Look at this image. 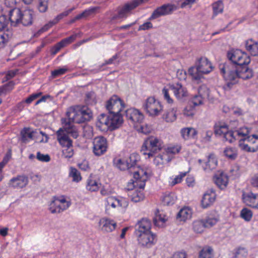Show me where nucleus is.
<instances>
[{
	"label": "nucleus",
	"instance_id": "obj_16",
	"mask_svg": "<svg viewBox=\"0 0 258 258\" xmlns=\"http://www.w3.org/2000/svg\"><path fill=\"white\" fill-rule=\"evenodd\" d=\"M93 153L99 156L103 154L107 149V141L103 137L95 138L93 142Z\"/></svg>",
	"mask_w": 258,
	"mask_h": 258
},
{
	"label": "nucleus",
	"instance_id": "obj_60",
	"mask_svg": "<svg viewBox=\"0 0 258 258\" xmlns=\"http://www.w3.org/2000/svg\"><path fill=\"white\" fill-rule=\"evenodd\" d=\"M230 127L229 125H228L224 121H219L215 123L214 125V129H222V128H228Z\"/></svg>",
	"mask_w": 258,
	"mask_h": 258
},
{
	"label": "nucleus",
	"instance_id": "obj_37",
	"mask_svg": "<svg viewBox=\"0 0 258 258\" xmlns=\"http://www.w3.org/2000/svg\"><path fill=\"white\" fill-rule=\"evenodd\" d=\"M85 101L87 104L94 105L97 103L96 95L94 92L91 91L86 93Z\"/></svg>",
	"mask_w": 258,
	"mask_h": 258
},
{
	"label": "nucleus",
	"instance_id": "obj_58",
	"mask_svg": "<svg viewBox=\"0 0 258 258\" xmlns=\"http://www.w3.org/2000/svg\"><path fill=\"white\" fill-rule=\"evenodd\" d=\"M9 21H10L9 19L8 20L6 16H0V32L5 28L9 23Z\"/></svg>",
	"mask_w": 258,
	"mask_h": 258
},
{
	"label": "nucleus",
	"instance_id": "obj_62",
	"mask_svg": "<svg viewBox=\"0 0 258 258\" xmlns=\"http://www.w3.org/2000/svg\"><path fill=\"white\" fill-rule=\"evenodd\" d=\"M203 100L201 97L196 94L192 98V103L195 106L199 105L203 103Z\"/></svg>",
	"mask_w": 258,
	"mask_h": 258
},
{
	"label": "nucleus",
	"instance_id": "obj_30",
	"mask_svg": "<svg viewBox=\"0 0 258 258\" xmlns=\"http://www.w3.org/2000/svg\"><path fill=\"white\" fill-rule=\"evenodd\" d=\"M213 10V15L212 18L213 19L219 14H222L224 10V4L221 0H218L213 3L212 5Z\"/></svg>",
	"mask_w": 258,
	"mask_h": 258
},
{
	"label": "nucleus",
	"instance_id": "obj_56",
	"mask_svg": "<svg viewBox=\"0 0 258 258\" xmlns=\"http://www.w3.org/2000/svg\"><path fill=\"white\" fill-rule=\"evenodd\" d=\"M218 220L215 218H209L204 221L205 228H210L215 225L218 222Z\"/></svg>",
	"mask_w": 258,
	"mask_h": 258
},
{
	"label": "nucleus",
	"instance_id": "obj_1",
	"mask_svg": "<svg viewBox=\"0 0 258 258\" xmlns=\"http://www.w3.org/2000/svg\"><path fill=\"white\" fill-rule=\"evenodd\" d=\"M66 115L67 118L61 119L62 128L59 129H73L75 123L80 124L90 121L93 113L87 106H75L68 108Z\"/></svg>",
	"mask_w": 258,
	"mask_h": 258
},
{
	"label": "nucleus",
	"instance_id": "obj_51",
	"mask_svg": "<svg viewBox=\"0 0 258 258\" xmlns=\"http://www.w3.org/2000/svg\"><path fill=\"white\" fill-rule=\"evenodd\" d=\"M76 34L72 35L69 37L61 40L60 42H59V44H60L62 47H64L67 45L72 43L76 39Z\"/></svg>",
	"mask_w": 258,
	"mask_h": 258
},
{
	"label": "nucleus",
	"instance_id": "obj_4",
	"mask_svg": "<svg viewBox=\"0 0 258 258\" xmlns=\"http://www.w3.org/2000/svg\"><path fill=\"white\" fill-rule=\"evenodd\" d=\"M9 20L13 26L21 24L24 26H29L32 23L33 12L29 10L21 11L19 8L12 9L9 12Z\"/></svg>",
	"mask_w": 258,
	"mask_h": 258
},
{
	"label": "nucleus",
	"instance_id": "obj_5",
	"mask_svg": "<svg viewBox=\"0 0 258 258\" xmlns=\"http://www.w3.org/2000/svg\"><path fill=\"white\" fill-rule=\"evenodd\" d=\"M227 56L230 62L221 64L219 66L220 72L223 76H224V72L222 71V68L226 66L230 65L236 68L242 64H248L250 62L249 56L239 49H232L228 51Z\"/></svg>",
	"mask_w": 258,
	"mask_h": 258
},
{
	"label": "nucleus",
	"instance_id": "obj_40",
	"mask_svg": "<svg viewBox=\"0 0 258 258\" xmlns=\"http://www.w3.org/2000/svg\"><path fill=\"white\" fill-rule=\"evenodd\" d=\"M99 9L98 7H91L89 9L86 10L83 13L77 15V19H81L84 17H88L93 14L96 13Z\"/></svg>",
	"mask_w": 258,
	"mask_h": 258
},
{
	"label": "nucleus",
	"instance_id": "obj_19",
	"mask_svg": "<svg viewBox=\"0 0 258 258\" xmlns=\"http://www.w3.org/2000/svg\"><path fill=\"white\" fill-rule=\"evenodd\" d=\"M101 230L103 233H109L113 231L116 227V223L112 219L102 218L99 222Z\"/></svg>",
	"mask_w": 258,
	"mask_h": 258
},
{
	"label": "nucleus",
	"instance_id": "obj_6",
	"mask_svg": "<svg viewBox=\"0 0 258 258\" xmlns=\"http://www.w3.org/2000/svg\"><path fill=\"white\" fill-rule=\"evenodd\" d=\"M112 114V116L109 117L105 113L101 114L97 118V127L107 129H117L120 127L123 122L122 116L120 113Z\"/></svg>",
	"mask_w": 258,
	"mask_h": 258
},
{
	"label": "nucleus",
	"instance_id": "obj_52",
	"mask_svg": "<svg viewBox=\"0 0 258 258\" xmlns=\"http://www.w3.org/2000/svg\"><path fill=\"white\" fill-rule=\"evenodd\" d=\"M247 255L246 249L244 248H240L237 250L233 258H246Z\"/></svg>",
	"mask_w": 258,
	"mask_h": 258
},
{
	"label": "nucleus",
	"instance_id": "obj_54",
	"mask_svg": "<svg viewBox=\"0 0 258 258\" xmlns=\"http://www.w3.org/2000/svg\"><path fill=\"white\" fill-rule=\"evenodd\" d=\"M42 92H38L36 93H33L30 95L28 98L24 100L26 104L29 105L31 104L34 100H36L42 95Z\"/></svg>",
	"mask_w": 258,
	"mask_h": 258
},
{
	"label": "nucleus",
	"instance_id": "obj_48",
	"mask_svg": "<svg viewBox=\"0 0 258 258\" xmlns=\"http://www.w3.org/2000/svg\"><path fill=\"white\" fill-rule=\"evenodd\" d=\"M144 195L141 191L136 190L131 195V199L135 203L139 202L144 199Z\"/></svg>",
	"mask_w": 258,
	"mask_h": 258
},
{
	"label": "nucleus",
	"instance_id": "obj_41",
	"mask_svg": "<svg viewBox=\"0 0 258 258\" xmlns=\"http://www.w3.org/2000/svg\"><path fill=\"white\" fill-rule=\"evenodd\" d=\"M217 165V161L214 158L212 155H209L208 161L206 162V167L204 168L205 170L209 169L212 170L216 168Z\"/></svg>",
	"mask_w": 258,
	"mask_h": 258
},
{
	"label": "nucleus",
	"instance_id": "obj_63",
	"mask_svg": "<svg viewBox=\"0 0 258 258\" xmlns=\"http://www.w3.org/2000/svg\"><path fill=\"white\" fill-rule=\"evenodd\" d=\"M80 169L83 171H88L90 169L89 163L86 160H84L82 163L78 164Z\"/></svg>",
	"mask_w": 258,
	"mask_h": 258
},
{
	"label": "nucleus",
	"instance_id": "obj_31",
	"mask_svg": "<svg viewBox=\"0 0 258 258\" xmlns=\"http://www.w3.org/2000/svg\"><path fill=\"white\" fill-rule=\"evenodd\" d=\"M166 220L165 215L160 213L159 211L157 210L155 213V217L153 219L154 225L159 227H163Z\"/></svg>",
	"mask_w": 258,
	"mask_h": 258
},
{
	"label": "nucleus",
	"instance_id": "obj_11",
	"mask_svg": "<svg viewBox=\"0 0 258 258\" xmlns=\"http://www.w3.org/2000/svg\"><path fill=\"white\" fill-rule=\"evenodd\" d=\"M143 107L150 116H157L162 110L160 102L154 97H148L143 105Z\"/></svg>",
	"mask_w": 258,
	"mask_h": 258
},
{
	"label": "nucleus",
	"instance_id": "obj_9",
	"mask_svg": "<svg viewBox=\"0 0 258 258\" xmlns=\"http://www.w3.org/2000/svg\"><path fill=\"white\" fill-rule=\"evenodd\" d=\"M239 146L243 151L255 152L258 151V136H247L242 134V138L239 140Z\"/></svg>",
	"mask_w": 258,
	"mask_h": 258
},
{
	"label": "nucleus",
	"instance_id": "obj_64",
	"mask_svg": "<svg viewBox=\"0 0 258 258\" xmlns=\"http://www.w3.org/2000/svg\"><path fill=\"white\" fill-rule=\"evenodd\" d=\"M172 258H187V254L184 251H177L173 254Z\"/></svg>",
	"mask_w": 258,
	"mask_h": 258
},
{
	"label": "nucleus",
	"instance_id": "obj_22",
	"mask_svg": "<svg viewBox=\"0 0 258 258\" xmlns=\"http://www.w3.org/2000/svg\"><path fill=\"white\" fill-rule=\"evenodd\" d=\"M243 202L248 206L258 209V196L252 192L243 193Z\"/></svg>",
	"mask_w": 258,
	"mask_h": 258
},
{
	"label": "nucleus",
	"instance_id": "obj_21",
	"mask_svg": "<svg viewBox=\"0 0 258 258\" xmlns=\"http://www.w3.org/2000/svg\"><path fill=\"white\" fill-rule=\"evenodd\" d=\"M68 130H57L56 133L57 140L62 147L72 146V141L69 136Z\"/></svg>",
	"mask_w": 258,
	"mask_h": 258
},
{
	"label": "nucleus",
	"instance_id": "obj_35",
	"mask_svg": "<svg viewBox=\"0 0 258 258\" xmlns=\"http://www.w3.org/2000/svg\"><path fill=\"white\" fill-rule=\"evenodd\" d=\"M205 228L204 221L202 220L195 221L192 223V229L195 232L201 233Z\"/></svg>",
	"mask_w": 258,
	"mask_h": 258
},
{
	"label": "nucleus",
	"instance_id": "obj_53",
	"mask_svg": "<svg viewBox=\"0 0 258 258\" xmlns=\"http://www.w3.org/2000/svg\"><path fill=\"white\" fill-rule=\"evenodd\" d=\"M68 71V69L66 68H60L55 70L51 72V76L53 78L58 77L64 74Z\"/></svg>",
	"mask_w": 258,
	"mask_h": 258
},
{
	"label": "nucleus",
	"instance_id": "obj_14",
	"mask_svg": "<svg viewBox=\"0 0 258 258\" xmlns=\"http://www.w3.org/2000/svg\"><path fill=\"white\" fill-rule=\"evenodd\" d=\"M125 114L130 123H132L134 127H138V124H140L144 119L143 114L139 110L135 108L127 109Z\"/></svg>",
	"mask_w": 258,
	"mask_h": 258
},
{
	"label": "nucleus",
	"instance_id": "obj_44",
	"mask_svg": "<svg viewBox=\"0 0 258 258\" xmlns=\"http://www.w3.org/2000/svg\"><path fill=\"white\" fill-rule=\"evenodd\" d=\"M197 95L203 99L208 98L209 96V89L206 85H203L199 88Z\"/></svg>",
	"mask_w": 258,
	"mask_h": 258
},
{
	"label": "nucleus",
	"instance_id": "obj_55",
	"mask_svg": "<svg viewBox=\"0 0 258 258\" xmlns=\"http://www.w3.org/2000/svg\"><path fill=\"white\" fill-rule=\"evenodd\" d=\"M48 0H39L38 8L40 12H45L48 8Z\"/></svg>",
	"mask_w": 258,
	"mask_h": 258
},
{
	"label": "nucleus",
	"instance_id": "obj_61",
	"mask_svg": "<svg viewBox=\"0 0 258 258\" xmlns=\"http://www.w3.org/2000/svg\"><path fill=\"white\" fill-rule=\"evenodd\" d=\"M139 157V156L136 154H132L130 156V168L136 165V162L138 160Z\"/></svg>",
	"mask_w": 258,
	"mask_h": 258
},
{
	"label": "nucleus",
	"instance_id": "obj_32",
	"mask_svg": "<svg viewBox=\"0 0 258 258\" xmlns=\"http://www.w3.org/2000/svg\"><path fill=\"white\" fill-rule=\"evenodd\" d=\"M154 163L157 166L163 165L165 162H169L171 159L169 158L166 153H163L162 154H159L157 156H154Z\"/></svg>",
	"mask_w": 258,
	"mask_h": 258
},
{
	"label": "nucleus",
	"instance_id": "obj_7",
	"mask_svg": "<svg viewBox=\"0 0 258 258\" xmlns=\"http://www.w3.org/2000/svg\"><path fill=\"white\" fill-rule=\"evenodd\" d=\"M213 70L211 62L206 58L202 57L198 59L195 66L190 68L188 73L192 79L199 80L204 74H207Z\"/></svg>",
	"mask_w": 258,
	"mask_h": 258
},
{
	"label": "nucleus",
	"instance_id": "obj_46",
	"mask_svg": "<svg viewBox=\"0 0 258 258\" xmlns=\"http://www.w3.org/2000/svg\"><path fill=\"white\" fill-rule=\"evenodd\" d=\"M181 146L180 145H171L168 147L165 151L166 154H176L180 152Z\"/></svg>",
	"mask_w": 258,
	"mask_h": 258
},
{
	"label": "nucleus",
	"instance_id": "obj_2",
	"mask_svg": "<svg viewBox=\"0 0 258 258\" xmlns=\"http://www.w3.org/2000/svg\"><path fill=\"white\" fill-rule=\"evenodd\" d=\"M151 222L147 218H143L135 226V234L139 244L146 248H150L156 242V235L151 231Z\"/></svg>",
	"mask_w": 258,
	"mask_h": 258
},
{
	"label": "nucleus",
	"instance_id": "obj_20",
	"mask_svg": "<svg viewBox=\"0 0 258 258\" xmlns=\"http://www.w3.org/2000/svg\"><path fill=\"white\" fill-rule=\"evenodd\" d=\"M28 183V178L24 175H18L12 178L9 183L10 186L16 188H22Z\"/></svg>",
	"mask_w": 258,
	"mask_h": 258
},
{
	"label": "nucleus",
	"instance_id": "obj_33",
	"mask_svg": "<svg viewBox=\"0 0 258 258\" xmlns=\"http://www.w3.org/2000/svg\"><path fill=\"white\" fill-rule=\"evenodd\" d=\"M12 36V32L8 30L5 32H0V48L5 47Z\"/></svg>",
	"mask_w": 258,
	"mask_h": 258
},
{
	"label": "nucleus",
	"instance_id": "obj_39",
	"mask_svg": "<svg viewBox=\"0 0 258 258\" xmlns=\"http://www.w3.org/2000/svg\"><path fill=\"white\" fill-rule=\"evenodd\" d=\"M181 134L185 140L195 139L197 135V130H181Z\"/></svg>",
	"mask_w": 258,
	"mask_h": 258
},
{
	"label": "nucleus",
	"instance_id": "obj_18",
	"mask_svg": "<svg viewBox=\"0 0 258 258\" xmlns=\"http://www.w3.org/2000/svg\"><path fill=\"white\" fill-rule=\"evenodd\" d=\"M133 176L136 179L135 182L136 183V185L138 186L140 189H144L145 186V182L149 177L148 172L141 169L135 171Z\"/></svg>",
	"mask_w": 258,
	"mask_h": 258
},
{
	"label": "nucleus",
	"instance_id": "obj_38",
	"mask_svg": "<svg viewBox=\"0 0 258 258\" xmlns=\"http://www.w3.org/2000/svg\"><path fill=\"white\" fill-rule=\"evenodd\" d=\"M163 118L167 122H171L174 121L176 118V110L172 108L168 111L163 115Z\"/></svg>",
	"mask_w": 258,
	"mask_h": 258
},
{
	"label": "nucleus",
	"instance_id": "obj_34",
	"mask_svg": "<svg viewBox=\"0 0 258 258\" xmlns=\"http://www.w3.org/2000/svg\"><path fill=\"white\" fill-rule=\"evenodd\" d=\"M176 200L175 194L173 192L165 194L162 199V202L164 205L170 206L173 205Z\"/></svg>",
	"mask_w": 258,
	"mask_h": 258
},
{
	"label": "nucleus",
	"instance_id": "obj_8",
	"mask_svg": "<svg viewBox=\"0 0 258 258\" xmlns=\"http://www.w3.org/2000/svg\"><path fill=\"white\" fill-rule=\"evenodd\" d=\"M164 147L162 141L154 136L147 138L142 146L141 152L144 155H147L148 158L155 156V154L160 151Z\"/></svg>",
	"mask_w": 258,
	"mask_h": 258
},
{
	"label": "nucleus",
	"instance_id": "obj_57",
	"mask_svg": "<svg viewBox=\"0 0 258 258\" xmlns=\"http://www.w3.org/2000/svg\"><path fill=\"white\" fill-rule=\"evenodd\" d=\"M67 148L62 150V155L66 158H70L74 155L72 146L66 147Z\"/></svg>",
	"mask_w": 258,
	"mask_h": 258
},
{
	"label": "nucleus",
	"instance_id": "obj_43",
	"mask_svg": "<svg viewBox=\"0 0 258 258\" xmlns=\"http://www.w3.org/2000/svg\"><path fill=\"white\" fill-rule=\"evenodd\" d=\"M30 130H21L20 139L22 142L26 143L33 137L32 132H30Z\"/></svg>",
	"mask_w": 258,
	"mask_h": 258
},
{
	"label": "nucleus",
	"instance_id": "obj_23",
	"mask_svg": "<svg viewBox=\"0 0 258 258\" xmlns=\"http://www.w3.org/2000/svg\"><path fill=\"white\" fill-rule=\"evenodd\" d=\"M170 89L179 100L183 99L187 95L186 89L180 84L177 83L175 85H171Z\"/></svg>",
	"mask_w": 258,
	"mask_h": 258
},
{
	"label": "nucleus",
	"instance_id": "obj_29",
	"mask_svg": "<svg viewBox=\"0 0 258 258\" xmlns=\"http://www.w3.org/2000/svg\"><path fill=\"white\" fill-rule=\"evenodd\" d=\"M75 8H73L58 15L54 19L50 21L48 24L44 26V28H46L45 29H47L48 28H50L54 25L57 24L61 19H62L63 17L67 16Z\"/></svg>",
	"mask_w": 258,
	"mask_h": 258
},
{
	"label": "nucleus",
	"instance_id": "obj_12",
	"mask_svg": "<svg viewBox=\"0 0 258 258\" xmlns=\"http://www.w3.org/2000/svg\"><path fill=\"white\" fill-rule=\"evenodd\" d=\"M70 203L64 198L54 197L49 205V210L52 213H59L67 209Z\"/></svg>",
	"mask_w": 258,
	"mask_h": 258
},
{
	"label": "nucleus",
	"instance_id": "obj_17",
	"mask_svg": "<svg viewBox=\"0 0 258 258\" xmlns=\"http://www.w3.org/2000/svg\"><path fill=\"white\" fill-rule=\"evenodd\" d=\"M106 207H111L115 208L119 206L123 208H126L128 205V202L126 199L123 197L116 198L113 197H109L105 200Z\"/></svg>",
	"mask_w": 258,
	"mask_h": 258
},
{
	"label": "nucleus",
	"instance_id": "obj_49",
	"mask_svg": "<svg viewBox=\"0 0 258 258\" xmlns=\"http://www.w3.org/2000/svg\"><path fill=\"white\" fill-rule=\"evenodd\" d=\"M224 155L230 159H235L237 154L235 149L232 148H226L224 151Z\"/></svg>",
	"mask_w": 258,
	"mask_h": 258
},
{
	"label": "nucleus",
	"instance_id": "obj_47",
	"mask_svg": "<svg viewBox=\"0 0 258 258\" xmlns=\"http://www.w3.org/2000/svg\"><path fill=\"white\" fill-rule=\"evenodd\" d=\"M116 167L121 170L130 168L128 161H125L121 159H117L115 163Z\"/></svg>",
	"mask_w": 258,
	"mask_h": 258
},
{
	"label": "nucleus",
	"instance_id": "obj_10",
	"mask_svg": "<svg viewBox=\"0 0 258 258\" xmlns=\"http://www.w3.org/2000/svg\"><path fill=\"white\" fill-rule=\"evenodd\" d=\"M125 107L123 101L117 95L111 96L105 103L106 109L111 114L120 113Z\"/></svg>",
	"mask_w": 258,
	"mask_h": 258
},
{
	"label": "nucleus",
	"instance_id": "obj_15",
	"mask_svg": "<svg viewBox=\"0 0 258 258\" xmlns=\"http://www.w3.org/2000/svg\"><path fill=\"white\" fill-rule=\"evenodd\" d=\"M138 0H133L118 8V16L119 18H126L131 14L132 10L141 5Z\"/></svg>",
	"mask_w": 258,
	"mask_h": 258
},
{
	"label": "nucleus",
	"instance_id": "obj_59",
	"mask_svg": "<svg viewBox=\"0 0 258 258\" xmlns=\"http://www.w3.org/2000/svg\"><path fill=\"white\" fill-rule=\"evenodd\" d=\"M37 159L42 162H49L50 160V158L48 155H44L38 152L37 153Z\"/></svg>",
	"mask_w": 258,
	"mask_h": 258
},
{
	"label": "nucleus",
	"instance_id": "obj_27",
	"mask_svg": "<svg viewBox=\"0 0 258 258\" xmlns=\"http://www.w3.org/2000/svg\"><path fill=\"white\" fill-rule=\"evenodd\" d=\"M246 50L253 56L258 55V43L252 39H249L245 42Z\"/></svg>",
	"mask_w": 258,
	"mask_h": 258
},
{
	"label": "nucleus",
	"instance_id": "obj_42",
	"mask_svg": "<svg viewBox=\"0 0 258 258\" xmlns=\"http://www.w3.org/2000/svg\"><path fill=\"white\" fill-rule=\"evenodd\" d=\"M213 249L210 247L203 248L199 253V258H212Z\"/></svg>",
	"mask_w": 258,
	"mask_h": 258
},
{
	"label": "nucleus",
	"instance_id": "obj_26",
	"mask_svg": "<svg viewBox=\"0 0 258 258\" xmlns=\"http://www.w3.org/2000/svg\"><path fill=\"white\" fill-rule=\"evenodd\" d=\"M213 179L214 182L220 189L225 188L228 183V176L223 172L216 174Z\"/></svg>",
	"mask_w": 258,
	"mask_h": 258
},
{
	"label": "nucleus",
	"instance_id": "obj_50",
	"mask_svg": "<svg viewBox=\"0 0 258 258\" xmlns=\"http://www.w3.org/2000/svg\"><path fill=\"white\" fill-rule=\"evenodd\" d=\"M70 175L73 177V180L75 182H79L82 179L80 173L75 168L71 167Z\"/></svg>",
	"mask_w": 258,
	"mask_h": 258
},
{
	"label": "nucleus",
	"instance_id": "obj_45",
	"mask_svg": "<svg viewBox=\"0 0 258 258\" xmlns=\"http://www.w3.org/2000/svg\"><path fill=\"white\" fill-rule=\"evenodd\" d=\"M240 216L245 221H249L251 219L252 212L250 210L245 208L242 209L241 211Z\"/></svg>",
	"mask_w": 258,
	"mask_h": 258
},
{
	"label": "nucleus",
	"instance_id": "obj_36",
	"mask_svg": "<svg viewBox=\"0 0 258 258\" xmlns=\"http://www.w3.org/2000/svg\"><path fill=\"white\" fill-rule=\"evenodd\" d=\"M86 188L91 191H95L98 190L99 184L96 180H94L90 177L87 181Z\"/></svg>",
	"mask_w": 258,
	"mask_h": 258
},
{
	"label": "nucleus",
	"instance_id": "obj_28",
	"mask_svg": "<svg viewBox=\"0 0 258 258\" xmlns=\"http://www.w3.org/2000/svg\"><path fill=\"white\" fill-rule=\"evenodd\" d=\"M192 213L190 209L184 208L181 209L177 214L176 218L180 221H185L191 217Z\"/></svg>",
	"mask_w": 258,
	"mask_h": 258
},
{
	"label": "nucleus",
	"instance_id": "obj_3",
	"mask_svg": "<svg viewBox=\"0 0 258 258\" xmlns=\"http://www.w3.org/2000/svg\"><path fill=\"white\" fill-rule=\"evenodd\" d=\"M222 71L224 72V78L229 81L227 84V87L229 88L237 83L239 78L247 80L252 78L253 75L252 69L248 68L247 64H242L236 68L230 65L226 66L222 68Z\"/></svg>",
	"mask_w": 258,
	"mask_h": 258
},
{
	"label": "nucleus",
	"instance_id": "obj_13",
	"mask_svg": "<svg viewBox=\"0 0 258 258\" xmlns=\"http://www.w3.org/2000/svg\"><path fill=\"white\" fill-rule=\"evenodd\" d=\"M177 9V7L172 4H164L156 8L149 18V20L156 19L161 16L171 14Z\"/></svg>",
	"mask_w": 258,
	"mask_h": 258
},
{
	"label": "nucleus",
	"instance_id": "obj_24",
	"mask_svg": "<svg viewBox=\"0 0 258 258\" xmlns=\"http://www.w3.org/2000/svg\"><path fill=\"white\" fill-rule=\"evenodd\" d=\"M216 194L212 191H207L203 196L201 205L203 208H207L211 206L215 201Z\"/></svg>",
	"mask_w": 258,
	"mask_h": 258
},
{
	"label": "nucleus",
	"instance_id": "obj_25",
	"mask_svg": "<svg viewBox=\"0 0 258 258\" xmlns=\"http://www.w3.org/2000/svg\"><path fill=\"white\" fill-rule=\"evenodd\" d=\"M237 131L238 130H227L225 132L223 133L222 130H214L216 135H221V134H223V137L225 139V141H228L229 143H232L235 140V134L238 136H241L242 137L243 134Z\"/></svg>",
	"mask_w": 258,
	"mask_h": 258
}]
</instances>
